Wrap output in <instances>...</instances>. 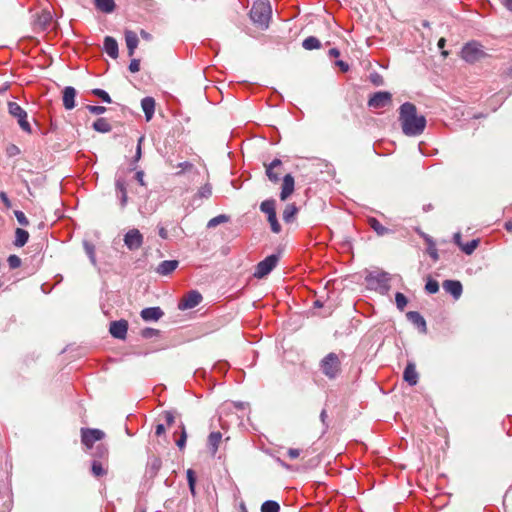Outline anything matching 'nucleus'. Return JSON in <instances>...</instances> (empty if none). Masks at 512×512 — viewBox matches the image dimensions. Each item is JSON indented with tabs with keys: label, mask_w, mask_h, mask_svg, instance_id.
I'll return each instance as SVG.
<instances>
[{
	"label": "nucleus",
	"mask_w": 512,
	"mask_h": 512,
	"mask_svg": "<svg viewBox=\"0 0 512 512\" xmlns=\"http://www.w3.org/2000/svg\"><path fill=\"white\" fill-rule=\"evenodd\" d=\"M399 120L402 131L407 136L420 135L426 127V118L423 115H418L416 106L410 102L400 106Z\"/></svg>",
	"instance_id": "1"
},
{
	"label": "nucleus",
	"mask_w": 512,
	"mask_h": 512,
	"mask_svg": "<svg viewBox=\"0 0 512 512\" xmlns=\"http://www.w3.org/2000/svg\"><path fill=\"white\" fill-rule=\"evenodd\" d=\"M271 6L267 0H258L254 2L250 18L260 29H267L271 19Z\"/></svg>",
	"instance_id": "2"
},
{
	"label": "nucleus",
	"mask_w": 512,
	"mask_h": 512,
	"mask_svg": "<svg viewBox=\"0 0 512 512\" xmlns=\"http://www.w3.org/2000/svg\"><path fill=\"white\" fill-rule=\"evenodd\" d=\"M319 367L323 375L328 379H336L342 372L341 359L338 354L330 352L319 362Z\"/></svg>",
	"instance_id": "3"
},
{
	"label": "nucleus",
	"mask_w": 512,
	"mask_h": 512,
	"mask_svg": "<svg viewBox=\"0 0 512 512\" xmlns=\"http://www.w3.org/2000/svg\"><path fill=\"white\" fill-rule=\"evenodd\" d=\"M486 56L487 54L483 50L482 45L476 41L466 43L461 50L462 59L471 64L485 58Z\"/></svg>",
	"instance_id": "4"
},
{
	"label": "nucleus",
	"mask_w": 512,
	"mask_h": 512,
	"mask_svg": "<svg viewBox=\"0 0 512 512\" xmlns=\"http://www.w3.org/2000/svg\"><path fill=\"white\" fill-rule=\"evenodd\" d=\"M7 107L9 114L17 119L20 128L27 133H31L32 128L27 120L26 111L19 104L12 101L8 102Z\"/></svg>",
	"instance_id": "5"
},
{
	"label": "nucleus",
	"mask_w": 512,
	"mask_h": 512,
	"mask_svg": "<svg viewBox=\"0 0 512 512\" xmlns=\"http://www.w3.org/2000/svg\"><path fill=\"white\" fill-rule=\"evenodd\" d=\"M278 260L279 258L275 254L267 256L257 264L253 274L254 277L262 279L267 276L276 267Z\"/></svg>",
	"instance_id": "6"
},
{
	"label": "nucleus",
	"mask_w": 512,
	"mask_h": 512,
	"mask_svg": "<svg viewBox=\"0 0 512 512\" xmlns=\"http://www.w3.org/2000/svg\"><path fill=\"white\" fill-rule=\"evenodd\" d=\"M105 437V433L100 429L82 428L81 442L87 448L91 449L96 441H100Z\"/></svg>",
	"instance_id": "7"
},
{
	"label": "nucleus",
	"mask_w": 512,
	"mask_h": 512,
	"mask_svg": "<svg viewBox=\"0 0 512 512\" xmlns=\"http://www.w3.org/2000/svg\"><path fill=\"white\" fill-rule=\"evenodd\" d=\"M265 172L268 179L273 183L280 181V176L283 174V165L280 159H274L270 163H264Z\"/></svg>",
	"instance_id": "8"
},
{
	"label": "nucleus",
	"mask_w": 512,
	"mask_h": 512,
	"mask_svg": "<svg viewBox=\"0 0 512 512\" xmlns=\"http://www.w3.org/2000/svg\"><path fill=\"white\" fill-rule=\"evenodd\" d=\"M124 243L129 250H138L143 244V235L136 228L130 229L124 236Z\"/></svg>",
	"instance_id": "9"
},
{
	"label": "nucleus",
	"mask_w": 512,
	"mask_h": 512,
	"mask_svg": "<svg viewBox=\"0 0 512 512\" xmlns=\"http://www.w3.org/2000/svg\"><path fill=\"white\" fill-rule=\"evenodd\" d=\"M392 95L387 91H380L368 100V106L372 108H383L391 103Z\"/></svg>",
	"instance_id": "10"
},
{
	"label": "nucleus",
	"mask_w": 512,
	"mask_h": 512,
	"mask_svg": "<svg viewBox=\"0 0 512 512\" xmlns=\"http://www.w3.org/2000/svg\"><path fill=\"white\" fill-rule=\"evenodd\" d=\"M128 322L124 319L110 323L109 332L117 339L124 340L127 335Z\"/></svg>",
	"instance_id": "11"
},
{
	"label": "nucleus",
	"mask_w": 512,
	"mask_h": 512,
	"mask_svg": "<svg viewBox=\"0 0 512 512\" xmlns=\"http://www.w3.org/2000/svg\"><path fill=\"white\" fill-rule=\"evenodd\" d=\"M202 300V296L197 291H190L179 303L180 309H191L196 307Z\"/></svg>",
	"instance_id": "12"
},
{
	"label": "nucleus",
	"mask_w": 512,
	"mask_h": 512,
	"mask_svg": "<svg viewBox=\"0 0 512 512\" xmlns=\"http://www.w3.org/2000/svg\"><path fill=\"white\" fill-rule=\"evenodd\" d=\"M294 177L291 174H286L283 177L281 192H280V199L282 201H285L289 196H291L294 192Z\"/></svg>",
	"instance_id": "13"
},
{
	"label": "nucleus",
	"mask_w": 512,
	"mask_h": 512,
	"mask_svg": "<svg viewBox=\"0 0 512 512\" xmlns=\"http://www.w3.org/2000/svg\"><path fill=\"white\" fill-rule=\"evenodd\" d=\"M76 90L74 87L67 86L62 92L63 106L67 110H71L75 107Z\"/></svg>",
	"instance_id": "14"
},
{
	"label": "nucleus",
	"mask_w": 512,
	"mask_h": 512,
	"mask_svg": "<svg viewBox=\"0 0 512 512\" xmlns=\"http://www.w3.org/2000/svg\"><path fill=\"white\" fill-rule=\"evenodd\" d=\"M444 290L451 294L455 299H458L462 294V284L457 280H445L443 282Z\"/></svg>",
	"instance_id": "15"
},
{
	"label": "nucleus",
	"mask_w": 512,
	"mask_h": 512,
	"mask_svg": "<svg viewBox=\"0 0 512 512\" xmlns=\"http://www.w3.org/2000/svg\"><path fill=\"white\" fill-rule=\"evenodd\" d=\"M125 42L128 50V56L132 57L139 42L137 34L131 30L125 31Z\"/></svg>",
	"instance_id": "16"
},
{
	"label": "nucleus",
	"mask_w": 512,
	"mask_h": 512,
	"mask_svg": "<svg viewBox=\"0 0 512 512\" xmlns=\"http://www.w3.org/2000/svg\"><path fill=\"white\" fill-rule=\"evenodd\" d=\"M163 311L160 307H148L141 311V317L145 321H157L163 316Z\"/></svg>",
	"instance_id": "17"
},
{
	"label": "nucleus",
	"mask_w": 512,
	"mask_h": 512,
	"mask_svg": "<svg viewBox=\"0 0 512 512\" xmlns=\"http://www.w3.org/2000/svg\"><path fill=\"white\" fill-rule=\"evenodd\" d=\"M403 378L409 385L414 386L418 383V373L415 365L409 362L404 370Z\"/></svg>",
	"instance_id": "18"
},
{
	"label": "nucleus",
	"mask_w": 512,
	"mask_h": 512,
	"mask_svg": "<svg viewBox=\"0 0 512 512\" xmlns=\"http://www.w3.org/2000/svg\"><path fill=\"white\" fill-rule=\"evenodd\" d=\"M141 107L145 114L146 121H150L155 111V100L152 97H145L141 101Z\"/></svg>",
	"instance_id": "19"
},
{
	"label": "nucleus",
	"mask_w": 512,
	"mask_h": 512,
	"mask_svg": "<svg viewBox=\"0 0 512 512\" xmlns=\"http://www.w3.org/2000/svg\"><path fill=\"white\" fill-rule=\"evenodd\" d=\"M407 319L417 326L422 332H426V321L423 316L417 311H410L406 314Z\"/></svg>",
	"instance_id": "20"
},
{
	"label": "nucleus",
	"mask_w": 512,
	"mask_h": 512,
	"mask_svg": "<svg viewBox=\"0 0 512 512\" xmlns=\"http://www.w3.org/2000/svg\"><path fill=\"white\" fill-rule=\"evenodd\" d=\"M104 50L111 58L116 59L118 57L117 41L111 36H106L104 39Z\"/></svg>",
	"instance_id": "21"
},
{
	"label": "nucleus",
	"mask_w": 512,
	"mask_h": 512,
	"mask_svg": "<svg viewBox=\"0 0 512 512\" xmlns=\"http://www.w3.org/2000/svg\"><path fill=\"white\" fill-rule=\"evenodd\" d=\"M178 264L177 260H165L158 265L156 271L160 275H169L178 267Z\"/></svg>",
	"instance_id": "22"
},
{
	"label": "nucleus",
	"mask_w": 512,
	"mask_h": 512,
	"mask_svg": "<svg viewBox=\"0 0 512 512\" xmlns=\"http://www.w3.org/2000/svg\"><path fill=\"white\" fill-rule=\"evenodd\" d=\"M369 226L376 232L378 236H384L391 232L390 229L383 226L376 218L369 217L367 220Z\"/></svg>",
	"instance_id": "23"
},
{
	"label": "nucleus",
	"mask_w": 512,
	"mask_h": 512,
	"mask_svg": "<svg viewBox=\"0 0 512 512\" xmlns=\"http://www.w3.org/2000/svg\"><path fill=\"white\" fill-rule=\"evenodd\" d=\"M162 467V461L157 456H152L147 464V471L151 477H155Z\"/></svg>",
	"instance_id": "24"
},
{
	"label": "nucleus",
	"mask_w": 512,
	"mask_h": 512,
	"mask_svg": "<svg viewBox=\"0 0 512 512\" xmlns=\"http://www.w3.org/2000/svg\"><path fill=\"white\" fill-rule=\"evenodd\" d=\"M221 440L222 434L220 432H211L209 434L207 441L210 451L213 455L216 454Z\"/></svg>",
	"instance_id": "25"
},
{
	"label": "nucleus",
	"mask_w": 512,
	"mask_h": 512,
	"mask_svg": "<svg viewBox=\"0 0 512 512\" xmlns=\"http://www.w3.org/2000/svg\"><path fill=\"white\" fill-rule=\"evenodd\" d=\"M28 239H29V233L26 230H24L22 228H17L15 230L14 245L16 247H23L28 242Z\"/></svg>",
	"instance_id": "26"
},
{
	"label": "nucleus",
	"mask_w": 512,
	"mask_h": 512,
	"mask_svg": "<svg viewBox=\"0 0 512 512\" xmlns=\"http://www.w3.org/2000/svg\"><path fill=\"white\" fill-rule=\"evenodd\" d=\"M93 128L95 131L100 132V133H108L112 130V126L110 125L108 120L105 118H98L93 123Z\"/></svg>",
	"instance_id": "27"
},
{
	"label": "nucleus",
	"mask_w": 512,
	"mask_h": 512,
	"mask_svg": "<svg viewBox=\"0 0 512 512\" xmlns=\"http://www.w3.org/2000/svg\"><path fill=\"white\" fill-rule=\"evenodd\" d=\"M298 213V208L295 204H287L284 211H283V220L286 223H290L294 220L295 216Z\"/></svg>",
	"instance_id": "28"
},
{
	"label": "nucleus",
	"mask_w": 512,
	"mask_h": 512,
	"mask_svg": "<svg viewBox=\"0 0 512 512\" xmlns=\"http://www.w3.org/2000/svg\"><path fill=\"white\" fill-rule=\"evenodd\" d=\"M95 6L102 12L111 13L115 9L114 0H95Z\"/></svg>",
	"instance_id": "29"
},
{
	"label": "nucleus",
	"mask_w": 512,
	"mask_h": 512,
	"mask_svg": "<svg viewBox=\"0 0 512 512\" xmlns=\"http://www.w3.org/2000/svg\"><path fill=\"white\" fill-rule=\"evenodd\" d=\"M302 46L306 50L319 49L321 47V43L318 38L314 36H309L304 39Z\"/></svg>",
	"instance_id": "30"
},
{
	"label": "nucleus",
	"mask_w": 512,
	"mask_h": 512,
	"mask_svg": "<svg viewBox=\"0 0 512 512\" xmlns=\"http://www.w3.org/2000/svg\"><path fill=\"white\" fill-rule=\"evenodd\" d=\"M260 210L267 214V216L271 215V214H274L276 212V209H275V200L274 199H268V200H264L261 204H260Z\"/></svg>",
	"instance_id": "31"
},
{
	"label": "nucleus",
	"mask_w": 512,
	"mask_h": 512,
	"mask_svg": "<svg viewBox=\"0 0 512 512\" xmlns=\"http://www.w3.org/2000/svg\"><path fill=\"white\" fill-rule=\"evenodd\" d=\"M91 471L95 477H102L107 474V469L98 460H93Z\"/></svg>",
	"instance_id": "32"
},
{
	"label": "nucleus",
	"mask_w": 512,
	"mask_h": 512,
	"mask_svg": "<svg viewBox=\"0 0 512 512\" xmlns=\"http://www.w3.org/2000/svg\"><path fill=\"white\" fill-rule=\"evenodd\" d=\"M280 506L276 501H265L261 506V512H279Z\"/></svg>",
	"instance_id": "33"
},
{
	"label": "nucleus",
	"mask_w": 512,
	"mask_h": 512,
	"mask_svg": "<svg viewBox=\"0 0 512 512\" xmlns=\"http://www.w3.org/2000/svg\"><path fill=\"white\" fill-rule=\"evenodd\" d=\"M479 243H480L479 239H473L470 242L463 244V246H461V250L465 254L471 255L475 251V249L478 247Z\"/></svg>",
	"instance_id": "34"
},
{
	"label": "nucleus",
	"mask_w": 512,
	"mask_h": 512,
	"mask_svg": "<svg viewBox=\"0 0 512 512\" xmlns=\"http://www.w3.org/2000/svg\"><path fill=\"white\" fill-rule=\"evenodd\" d=\"M267 220L271 226V230L274 232V233H280L281 232V225L279 224L278 220H277V217H276V212L274 214H271L269 216H267Z\"/></svg>",
	"instance_id": "35"
},
{
	"label": "nucleus",
	"mask_w": 512,
	"mask_h": 512,
	"mask_svg": "<svg viewBox=\"0 0 512 512\" xmlns=\"http://www.w3.org/2000/svg\"><path fill=\"white\" fill-rule=\"evenodd\" d=\"M425 290L429 294L437 293L439 290L438 282L432 278H428L426 285H425Z\"/></svg>",
	"instance_id": "36"
},
{
	"label": "nucleus",
	"mask_w": 512,
	"mask_h": 512,
	"mask_svg": "<svg viewBox=\"0 0 512 512\" xmlns=\"http://www.w3.org/2000/svg\"><path fill=\"white\" fill-rule=\"evenodd\" d=\"M395 302H396L397 308L399 310L403 311L408 303V299L403 293L397 292L395 295Z\"/></svg>",
	"instance_id": "37"
},
{
	"label": "nucleus",
	"mask_w": 512,
	"mask_h": 512,
	"mask_svg": "<svg viewBox=\"0 0 512 512\" xmlns=\"http://www.w3.org/2000/svg\"><path fill=\"white\" fill-rule=\"evenodd\" d=\"M186 474H187L189 489H190L192 495H195V484H196L195 472L192 469H188Z\"/></svg>",
	"instance_id": "38"
},
{
	"label": "nucleus",
	"mask_w": 512,
	"mask_h": 512,
	"mask_svg": "<svg viewBox=\"0 0 512 512\" xmlns=\"http://www.w3.org/2000/svg\"><path fill=\"white\" fill-rule=\"evenodd\" d=\"M227 221H228V217L226 215H218L208 221L207 227L208 228L216 227L217 225L227 222Z\"/></svg>",
	"instance_id": "39"
},
{
	"label": "nucleus",
	"mask_w": 512,
	"mask_h": 512,
	"mask_svg": "<svg viewBox=\"0 0 512 512\" xmlns=\"http://www.w3.org/2000/svg\"><path fill=\"white\" fill-rule=\"evenodd\" d=\"M92 93L95 96L99 97L102 101H104L106 103H111L112 102L111 97L109 96V94L106 91H104V90H102L100 88L93 89Z\"/></svg>",
	"instance_id": "40"
},
{
	"label": "nucleus",
	"mask_w": 512,
	"mask_h": 512,
	"mask_svg": "<svg viewBox=\"0 0 512 512\" xmlns=\"http://www.w3.org/2000/svg\"><path fill=\"white\" fill-rule=\"evenodd\" d=\"M178 168H180V170L178 172H176V175H181L185 172H190L194 169V165L191 163V162H188V161H184V162H181L177 165Z\"/></svg>",
	"instance_id": "41"
},
{
	"label": "nucleus",
	"mask_w": 512,
	"mask_h": 512,
	"mask_svg": "<svg viewBox=\"0 0 512 512\" xmlns=\"http://www.w3.org/2000/svg\"><path fill=\"white\" fill-rule=\"evenodd\" d=\"M7 262L11 269L19 268L22 263L20 257L14 254L8 257Z\"/></svg>",
	"instance_id": "42"
},
{
	"label": "nucleus",
	"mask_w": 512,
	"mask_h": 512,
	"mask_svg": "<svg viewBox=\"0 0 512 512\" xmlns=\"http://www.w3.org/2000/svg\"><path fill=\"white\" fill-rule=\"evenodd\" d=\"M198 195L202 198H209L212 195V187L209 184H205L199 189Z\"/></svg>",
	"instance_id": "43"
},
{
	"label": "nucleus",
	"mask_w": 512,
	"mask_h": 512,
	"mask_svg": "<svg viewBox=\"0 0 512 512\" xmlns=\"http://www.w3.org/2000/svg\"><path fill=\"white\" fill-rule=\"evenodd\" d=\"M428 254L430 255V257L434 260V261H438L439 259V255H438V252H437V249L435 247V244L429 240L428 242Z\"/></svg>",
	"instance_id": "44"
},
{
	"label": "nucleus",
	"mask_w": 512,
	"mask_h": 512,
	"mask_svg": "<svg viewBox=\"0 0 512 512\" xmlns=\"http://www.w3.org/2000/svg\"><path fill=\"white\" fill-rule=\"evenodd\" d=\"M21 153L19 147L15 144H9L6 148V154L9 157L17 156Z\"/></svg>",
	"instance_id": "45"
},
{
	"label": "nucleus",
	"mask_w": 512,
	"mask_h": 512,
	"mask_svg": "<svg viewBox=\"0 0 512 512\" xmlns=\"http://www.w3.org/2000/svg\"><path fill=\"white\" fill-rule=\"evenodd\" d=\"M14 214H15V217H16L17 221L19 222V224H21L23 226L29 225V221L22 211L16 210L14 212Z\"/></svg>",
	"instance_id": "46"
},
{
	"label": "nucleus",
	"mask_w": 512,
	"mask_h": 512,
	"mask_svg": "<svg viewBox=\"0 0 512 512\" xmlns=\"http://www.w3.org/2000/svg\"><path fill=\"white\" fill-rule=\"evenodd\" d=\"M87 110L95 115L103 114L106 111L104 106L87 105Z\"/></svg>",
	"instance_id": "47"
},
{
	"label": "nucleus",
	"mask_w": 512,
	"mask_h": 512,
	"mask_svg": "<svg viewBox=\"0 0 512 512\" xmlns=\"http://www.w3.org/2000/svg\"><path fill=\"white\" fill-rule=\"evenodd\" d=\"M377 281L381 285V288H383L385 290H387L389 288V285H388L389 278H388L387 274L383 273V274L379 275L377 278Z\"/></svg>",
	"instance_id": "48"
},
{
	"label": "nucleus",
	"mask_w": 512,
	"mask_h": 512,
	"mask_svg": "<svg viewBox=\"0 0 512 512\" xmlns=\"http://www.w3.org/2000/svg\"><path fill=\"white\" fill-rule=\"evenodd\" d=\"M95 455L101 459H107L108 458V449L103 445L98 446Z\"/></svg>",
	"instance_id": "49"
},
{
	"label": "nucleus",
	"mask_w": 512,
	"mask_h": 512,
	"mask_svg": "<svg viewBox=\"0 0 512 512\" xmlns=\"http://www.w3.org/2000/svg\"><path fill=\"white\" fill-rule=\"evenodd\" d=\"M159 333L158 330L156 329H153V328H145L144 330H142V336L144 338H151V337H154V336H157Z\"/></svg>",
	"instance_id": "50"
},
{
	"label": "nucleus",
	"mask_w": 512,
	"mask_h": 512,
	"mask_svg": "<svg viewBox=\"0 0 512 512\" xmlns=\"http://www.w3.org/2000/svg\"><path fill=\"white\" fill-rule=\"evenodd\" d=\"M140 70V60L139 59H132L129 64V71L131 73H136Z\"/></svg>",
	"instance_id": "51"
},
{
	"label": "nucleus",
	"mask_w": 512,
	"mask_h": 512,
	"mask_svg": "<svg viewBox=\"0 0 512 512\" xmlns=\"http://www.w3.org/2000/svg\"><path fill=\"white\" fill-rule=\"evenodd\" d=\"M116 189L121 193L127 192L125 180L118 178L115 183Z\"/></svg>",
	"instance_id": "52"
},
{
	"label": "nucleus",
	"mask_w": 512,
	"mask_h": 512,
	"mask_svg": "<svg viewBox=\"0 0 512 512\" xmlns=\"http://www.w3.org/2000/svg\"><path fill=\"white\" fill-rule=\"evenodd\" d=\"M186 438H187V434H186L185 428L183 427V428H182V434H181V437L176 441V445H177L180 449H183V448L185 447Z\"/></svg>",
	"instance_id": "53"
},
{
	"label": "nucleus",
	"mask_w": 512,
	"mask_h": 512,
	"mask_svg": "<svg viewBox=\"0 0 512 512\" xmlns=\"http://www.w3.org/2000/svg\"><path fill=\"white\" fill-rule=\"evenodd\" d=\"M144 137L141 136L139 139H138V144H137V148H136V153H135V156H134V162H138L141 158V155H142V150H141V144H142V141H143Z\"/></svg>",
	"instance_id": "54"
},
{
	"label": "nucleus",
	"mask_w": 512,
	"mask_h": 512,
	"mask_svg": "<svg viewBox=\"0 0 512 512\" xmlns=\"http://www.w3.org/2000/svg\"><path fill=\"white\" fill-rule=\"evenodd\" d=\"M301 454V450L297 448H289L287 450V455L291 460L297 459Z\"/></svg>",
	"instance_id": "55"
},
{
	"label": "nucleus",
	"mask_w": 512,
	"mask_h": 512,
	"mask_svg": "<svg viewBox=\"0 0 512 512\" xmlns=\"http://www.w3.org/2000/svg\"><path fill=\"white\" fill-rule=\"evenodd\" d=\"M0 199L7 209L11 208L12 203L4 191L0 192Z\"/></svg>",
	"instance_id": "56"
},
{
	"label": "nucleus",
	"mask_w": 512,
	"mask_h": 512,
	"mask_svg": "<svg viewBox=\"0 0 512 512\" xmlns=\"http://www.w3.org/2000/svg\"><path fill=\"white\" fill-rule=\"evenodd\" d=\"M163 417H164V419H165V421H166V423H167V425H168V426H171V425L174 423V419H175V418H174V415H173V413H172V412H170V411H165V412L163 413Z\"/></svg>",
	"instance_id": "57"
},
{
	"label": "nucleus",
	"mask_w": 512,
	"mask_h": 512,
	"mask_svg": "<svg viewBox=\"0 0 512 512\" xmlns=\"http://www.w3.org/2000/svg\"><path fill=\"white\" fill-rule=\"evenodd\" d=\"M135 178L141 186H146V182L144 181V172L142 170L136 172Z\"/></svg>",
	"instance_id": "58"
},
{
	"label": "nucleus",
	"mask_w": 512,
	"mask_h": 512,
	"mask_svg": "<svg viewBox=\"0 0 512 512\" xmlns=\"http://www.w3.org/2000/svg\"><path fill=\"white\" fill-rule=\"evenodd\" d=\"M335 64L340 68L342 72H347L349 70V65L342 60L336 61Z\"/></svg>",
	"instance_id": "59"
},
{
	"label": "nucleus",
	"mask_w": 512,
	"mask_h": 512,
	"mask_svg": "<svg viewBox=\"0 0 512 512\" xmlns=\"http://www.w3.org/2000/svg\"><path fill=\"white\" fill-rule=\"evenodd\" d=\"M165 433V427L163 424L156 425L155 434L157 436H160Z\"/></svg>",
	"instance_id": "60"
},
{
	"label": "nucleus",
	"mask_w": 512,
	"mask_h": 512,
	"mask_svg": "<svg viewBox=\"0 0 512 512\" xmlns=\"http://www.w3.org/2000/svg\"><path fill=\"white\" fill-rule=\"evenodd\" d=\"M127 202H128L127 192L121 193V196H120V204H121V206L125 207Z\"/></svg>",
	"instance_id": "61"
},
{
	"label": "nucleus",
	"mask_w": 512,
	"mask_h": 512,
	"mask_svg": "<svg viewBox=\"0 0 512 512\" xmlns=\"http://www.w3.org/2000/svg\"><path fill=\"white\" fill-rule=\"evenodd\" d=\"M140 36L146 41L152 40V35L145 30L140 31Z\"/></svg>",
	"instance_id": "62"
},
{
	"label": "nucleus",
	"mask_w": 512,
	"mask_h": 512,
	"mask_svg": "<svg viewBox=\"0 0 512 512\" xmlns=\"http://www.w3.org/2000/svg\"><path fill=\"white\" fill-rule=\"evenodd\" d=\"M502 5L512 12V0H501Z\"/></svg>",
	"instance_id": "63"
},
{
	"label": "nucleus",
	"mask_w": 512,
	"mask_h": 512,
	"mask_svg": "<svg viewBox=\"0 0 512 512\" xmlns=\"http://www.w3.org/2000/svg\"><path fill=\"white\" fill-rule=\"evenodd\" d=\"M501 75L505 78H512V67L504 70Z\"/></svg>",
	"instance_id": "64"
}]
</instances>
